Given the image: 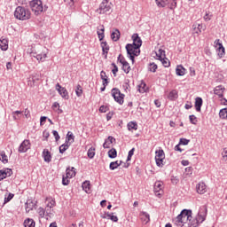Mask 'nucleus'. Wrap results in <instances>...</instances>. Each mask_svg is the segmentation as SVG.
Segmentation results:
<instances>
[{
	"label": "nucleus",
	"mask_w": 227,
	"mask_h": 227,
	"mask_svg": "<svg viewBox=\"0 0 227 227\" xmlns=\"http://www.w3.org/2000/svg\"><path fill=\"white\" fill-rule=\"evenodd\" d=\"M208 210L207 208V206H201L200 207L199 213L197 215V216L195 218H190L188 220V224L190 227H198L200 226V224H201V223H203L205 221V219H207V214Z\"/></svg>",
	"instance_id": "nucleus-1"
},
{
	"label": "nucleus",
	"mask_w": 227,
	"mask_h": 227,
	"mask_svg": "<svg viewBox=\"0 0 227 227\" xmlns=\"http://www.w3.org/2000/svg\"><path fill=\"white\" fill-rule=\"evenodd\" d=\"M192 219V211L190 209H183L181 213L174 219L176 226H184L189 220Z\"/></svg>",
	"instance_id": "nucleus-2"
},
{
	"label": "nucleus",
	"mask_w": 227,
	"mask_h": 227,
	"mask_svg": "<svg viewBox=\"0 0 227 227\" xmlns=\"http://www.w3.org/2000/svg\"><path fill=\"white\" fill-rule=\"evenodd\" d=\"M14 17L18 20H29L31 19V11L27 7L18 6L14 11Z\"/></svg>",
	"instance_id": "nucleus-3"
},
{
	"label": "nucleus",
	"mask_w": 227,
	"mask_h": 227,
	"mask_svg": "<svg viewBox=\"0 0 227 227\" xmlns=\"http://www.w3.org/2000/svg\"><path fill=\"white\" fill-rule=\"evenodd\" d=\"M113 12V3L109 0H103L98 9V12L102 15L104 13H111Z\"/></svg>",
	"instance_id": "nucleus-4"
},
{
	"label": "nucleus",
	"mask_w": 227,
	"mask_h": 227,
	"mask_svg": "<svg viewBox=\"0 0 227 227\" xmlns=\"http://www.w3.org/2000/svg\"><path fill=\"white\" fill-rule=\"evenodd\" d=\"M30 8L35 15H40L43 12V3H42V0H32L30 2Z\"/></svg>",
	"instance_id": "nucleus-5"
},
{
	"label": "nucleus",
	"mask_w": 227,
	"mask_h": 227,
	"mask_svg": "<svg viewBox=\"0 0 227 227\" xmlns=\"http://www.w3.org/2000/svg\"><path fill=\"white\" fill-rule=\"evenodd\" d=\"M155 3L159 8H165L168 4H170V10L176 8V0H155Z\"/></svg>",
	"instance_id": "nucleus-6"
},
{
	"label": "nucleus",
	"mask_w": 227,
	"mask_h": 227,
	"mask_svg": "<svg viewBox=\"0 0 227 227\" xmlns=\"http://www.w3.org/2000/svg\"><path fill=\"white\" fill-rule=\"evenodd\" d=\"M112 96L114 98L115 102L123 106V98H125V94H122L117 88L112 90Z\"/></svg>",
	"instance_id": "nucleus-7"
},
{
	"label": "nucleus",
	"mask_w": 227,
	"mask_h": 227,
	"mask_svg": "<svg viewBox=\"0 0 227 227\" xmlns=\"http://www.w3.org/2000/svg\"><path fill=\"white\" fill-rule=\"evenodd\" d=\"M164 159H166V155L164 154V150L156 151L155 160H156V165L159 168H162V166H164Z\"/></svg>",
	"instance_id": "nucleus-8"
},
{
	"label": "nucleus",
	"mask_w": 227,
	"mask_h": 227,
	"mask_svg": "<svg viewBox=\"0 0 227 227\" xmlns=\"http://www.w3.org/2000/svg\"><path fill=\"white\" fill-rule=\"evenodd\" d=\"M30 56H32V58H36L37 61H41L42 63L47 59V53L42 52L40 51H31Z\"/></svg>",
	"instance_id": "nucleus-9"
},
{
	"label": "nucleus",
	"mask_w": 227,
	"mask_h": 227,
	"mask_svg": "<svg viewBox=\"0 0 227 227\" xmlns=\"http://www.w3.org/2000/svg\"><path fill=\"white\" fill-rule=\"evenodd\" d=\"M56 90L59 91V95L62 97V98H65V100H68L70 98V96L68 95V90L67 89L61 87L59 83L56 84Z\"/></svg>",
	"instance_id": "nucleus-10"
},
{
	"label": "nucleus",
	"mask_w": 227,
	"mask_h": 227,
	"mask_svg": "<svg viewBox=\"0 0 227 227\" xmlns=\"http://www.w3.org/2000/svg\"><path fill=\"white\" fill-rule=\"evenodd\" d=\"M163 185H164V184L160 181H157L154 184V194L158 198H160L162 196V187H163Z\"/></svg>",
	"instance_id": "nucleus-11"
},
{
	"label": "nucleus",
	"mask_w": 227,
	"mask_h": 227,
	"mask_svg": "<svg viewBox=\"0 0 227 227\" xmlns=\"http://www.w3.org/2000/svg\"><path fill=\"white\" fill-rule=\"evenodd\" d=\"M132 40V46L135 47V49H139L143 45V41L141 40V37H139L138 34H133Z\"/></svg>",
	"instance_id": "nucleus-12"
},
{
	"label": "nucleus",
	"mask_w": 227,
	"mask_h": 227,
	"mask_svg": "<svg viewBox=\"0 0 227 227\" xmlns=\"http://www.w3.org/2000/svg\"><path fill=\"white\" fill-rule=\"evenodd\" d=\"M30 148L31 144L29 143V140H24L19 147V152L20 153H26V152H27V150H29Z\"/></svg>",
	"instance_id": "nucleus-13"
},
{
	"label": "nucleus",
	"mask_w": 227,
	"mask_h": 227,
	"mask_svg": "<svg viewBox=\"0 0 227 227\" xmlns=\"http://www.w3.org/2000/svg\"><path fill=\"white\" fill-rule=\"evenodd\" d=\"M135 49H137V48H136V46H133L130 43H128L126 45L127 54H128L129 58V59H131L132 63H134V56H132V54H134Z\"/></svg>",
	"instance_id": "nucleus-14"
},
{
	"label": "nucleus",
	"mask_w": 227,
	"mask_h": 227,
	"mask_svg": "<svg viewBox=\"0 0 227 227\" xmlns=\"http://www.w3.org/2000/svg\"><path fill=\"white\" fill-rule=\"evenodd\" d=\"M13 171L12 168H5L4 170H0V182L1 180H4V178H8V176H12Z\"/></svg>",
	"instance_id": "nucleus-15"
},
{
	"label": "nucleus",
	"mask_w": 227,
	"mask_h": 227,
	"mask_svg": "<svg viewBox=\"0 0 227 227\" xmlns=\"http://www.w3.org/2000/svg\"><path fill=\"white\" fill-rule=\"evenodd\" d=\"M215 47L217 48V52L219 58H223L224 56V47L223 46V43H219V39L215 41Z\"/></svg>",
	"instance_id": "nucleus-16"
},
{
	"label": "nucleus",
	"mask_w": 227,
	"mask_h": 227,
	"mask_svg": "<svg viewBox=\"0 0 227 227\" xmlns=\"http://www.w3.org/2000/svg\"><path fill=\"white\" fill-rule=\"evenodd\" d=\"M36 81H40V74H33L28 78V86H33L36 82Z\"/></svg>",
	"instance_id": "nucleus-17"
},
{
	"label": "nucleus",
	"mask_w": 227,
	"mask_h": 227,
	"mask_svg": "<svg viewBox=\"0 0 227 227\" xmlns=\"http://www.w3.org/2000/svg\"><path fill=\"white\" fill-rule=\"evenodd\" d=\"M215 95H217L219 98H223L224 93V87L223 85L216 86L214 90Z\"/></svg>",
	"instance_id": "nucleus-18"
},
{
	"label": "nucleus",
	"mask_w": 227,
	"mask_h": 227,
	"mask_svg": "<svg viewBox=\"0 0 227 227\" xmlns=\"http://www.w3.org/2000/svg\"><path fill=\"white\" fill-rule=\"evenodd\" d=\"M203 106V98L198 97L195 98V109L197 113H201V106Z\"/></svg>",
	"instance_id": "nucleus-19"
},
{
	"label": "nucleus",
	"mask_w": 227,
	"mask_h": 227,
	"mask_svg": "<svg viewBox=\"0 0 227 227\" xmlns=\"http://www.w3.org/2000/svg\"><path fill=\"white\" fill-rule=\"evenodd\" d=\"M197 192L199 194H205L207 192V184H205V183H199L197 185Z\"/></svg>",
	"instance_id": "nucleus-20"
},
{
	"label": "nucleus",
	"mask_w": 227,
	"mask_h": 227,
	"mask_svg": "<svg viewBox=\"0 0 227 227\" xmlns=\"http://www.w3.org/2000/svg\"><path fill=\"white\" fill-rule=\"evenodd\" d=\"M123 164L122 160H116V161H112L109 165V168L112 171H114V169H118V168H120V166H121Z\"/></svg>",
	"instance_id": "nucleus-21"
},
{
	"label": "nucleus",
	"mask_w": 227,
	"mask_h": 227,
	"mask_svg": "<svg viewBox=\"0 0 227 227\" xmlns=\"http://www.w3.org/2000/svg\"><path fill=\"white\" fill-rule=\"evenodd\" d=\"M121 33L118 28H115L114 32L111 34V39L113 42H118L120 40Z\"/></svg>",
	"instance_id": "nucleus-22"
},
{
	"label": "nucleus",
	"mask_w": 227,
	"mask_h": 227,
	"mask_svg": "<svg viewBox=\"0 0 227 227\" xmlns=\"http://www.w3.org/2000/svg\"><path fill=\"white\" fill-rule=\"evenodd\" d=\"M43 157L44 159V162H51V160H52V156L47 149L43 151Z\"/></svg>",
	"instance_id": "nucleus-23"
},
{
	"label": "nucleus",
	"mask_w": 227,
	"mask_h": 227,
	"mask_svg": "<svg viewBox=\"0 0 227 227\" xmlns=\"http://www.w3.org/2000/svg\"><path fill=\"white\" fill-rule=\"evenodd\" d=\"M140 219L142 223H145V224H147V223H150V215L146 212H141Z\"/></svg>",
	"instance_id": "nucleus-24"
},
{
	"label": "nucleus",
	"mask_w": 227,
	"mask_h": 227,
	"mask_svg": "<svg viewBox=\"0 0 227 227\" xmlns=\"http://www.w3.org/2000/svg\"><path fill=\"white\" fill-rule=\"evenodd\" d=\"M168 100H176L178 98V91L176 90H171L168 95L167 96Z\"/></svg>",
	"instance_id": "nucleus-25"
},
{
	"label": "nucleus",
	"mask_w": 227,
	"mask_h": 227,
	"mask_svg": "<svg viewBox=\"0 0 227 227\" xmlns=\"http://www.w3.org/2000/svg\"><path fill=\"white\" fill-rule=\"evenodd\" d=\"M113 141H116L114 137L112 136L108 137L107 139L105 140V143L103 144V148H111V145H113Z\"/></svg>",
	"instance_id": "nucleus-26"
},
{
	"label": "nucleus",
	"mask_w": 227,
	"mask_h": 227,
	"mask_svg": "<svg viewBox=\"0 0 227 227\" xmlns=\"http://www.w3.org/2000/svg\"><path fill=\"white\" fill-rule=\"evenodd\" d=\"M67 178H74L75 176V168H67L66 170Z\"/></svg>",
	"instance_id": "nucleus-27"
},
{
	"label": "nucleus",
	"mask_w": 227,
	"mask_h": 227,
	"mask_svg": "<svg viewBox=\"0 0 227 227\" xmlns=\"http://www.w3.org/2000/svg\"><path fill=\"white\" fill-rule=\"evenodd\" d=\"M101 49L103 51V54H105V58L107 59V54L109 52V45L107 44V42L101 43Z\"/></svg>",
	"instance_id": "nucleus-28"
},
{
	"label": "nucleus",
	"mask_w": 227,
	"mask_h": 227,
	"mask_svg": "<svg viewBox=\"0 0 227 227\" xmlns=\"http://www.w3.org/2000/svg\"><path fill=\"white\" fill-rule=\"evenodd\" d=\"M0 49L2 51H8V39L6 38L0 39Z\"/></svg>",
	"instance_id": "nucleus-29"
},
{
	"label": "nucleus",
	"mask_w": 227,
	"mask_h": 227,
	"mask_svg": "<svg viewBox=\"0 0 227 227\" xmlns=\"http://www.w3.org/2000/svg\"><path fill=\"white\" fill-rule=\"evenodd\" d=\"M74 139H75V136H74V133L72 131H68L67 137H66V143H74Z\"/></svg>",
	"instance_id": "nucleus-30"
},
{
	"label": "nucleus",
	"mask_w": 227,
	"mask_h": 227,
	"mask_svg": "<svg viewBox=\"0 0 227 227\" xmlns=\"http://www.w3.org/2000/svg\"><path fill=\"white\" fill-rule=\"evenodd\" d=\"M100 77L103 81V86H107L109 84V81L107 80V74H106L105 71H101Z\"/></svg>",
	"instance_id": "nucleus-31"
},
{
	"label": "nucleus",
	"mask_w": 227,
	"mask_h": 227,
	"mask_svg": "<svg viewBox=\"0 0 227 227\" xmlns=\"http://www.w3.org/2000/svg\"><path fill=\"white\" fill-rule=\"evenodd\" d=\"M71 143L66 142L65 144L59 146V153H65L67 148H70Z\"/></svg>",
	"instance_id": "nucleus-32"
},
{
	"label": "nucleus",
	"mask_w": 227,
	"mask_h": 227,
	"mask_svg": "<svg viewBox=\"0 0 227 227\" xmlns=\"http://www.w3.org/2000/svg\"><path fill=\"white\" fill-rule=\"evenodd\" d=\"M176 74L179 76L185 75V68H184V67L182 66H177L176 69Z\"/></svg>",
	"instance_id": "nucleus-33"
},
{
	"label": "nucleus",
	"mask_w": 227,
	"mask_h": 227,
	"mask_svg": "<svg viewBox=\"0 0 227 227\" xmlns=\"http://www.w3.org/2000/svg\"><path fill=\"white\" fill-rule=\"evenodd\" d=\"M108 157L110 159H116V157H118V152L116 151V149L112 148L111 150L108 151Z\"/></svg>",
	"instance_id": "nucleus-34"
},
{
	"label": "nucleus",
	"mask_w": 227,
	"mask_h": 227,
	"mask_svg": "<svg viewBox=\"0 0 227 227\" xmlns=\"http://www.w3.org/2000/svg\"><path fill=\"white\" fill-rule=\"evenodd\" d=\"M35 221L31 218L26 219L24 222V226L25 227H35Z\"/></svg>",
	"instance_id": "nucleus-35"
},
{
	"label": "nucleus",
	"mask_w": 227,
	"mask_h": 227,
	"mask_svg": "<svg viewBox=\"0 0 227 227\" xmlns=\"http://www.w3.org/2000/svg\"><path fill=\"white\" fill-rule=\"evenodd\" d=\"M203 27V26L200 23H195L192 26V28L194 30V33H196L198 35V33H201V28Z\"/></svg>",
	"instance_id": "nucleus-36"
},
{
	"label": "nucleus",
	"mask_w": 227,
	"mask_h": 227,
	"mask_svg": "<svg viewBox=\"0 0 227 227\" xmlns=\"http://www.w3.org/2000/svg\"><path fill=\"white\" fill-rule=\"evenodd\" d=\"M0 160L6 164L8 162V156H6V153L4 151L0 152Z\"/></svg>",
	"instance_id": "nucleus-37"
},
{
	"label": "nucleus",
	"mask_w": 227,
	"mask_h": 227,
	"mask_svg": "<svg viewBox=\"0 0 227 227\" xmlns=\"http://www.w3.org/2000/svg\"><path fill=\"white\" fill-rule=\"evenodd\" d=\"M90 181H85L82 183V187L85 192H90Z\"/></svg>",
	"instance_id": "nucleus-38"
},
{
	"label": "nucleus",
	"mask_w": 227,
	"mask_h": 227,
	"mask_svg": "<svg viewBox=\"0 0 227 227\" xmlns=\"http://www.w3.org/2000/svg\"><path fill=\"white\" fill-rule=\"evenodd\" d=\"M128 129L129 130H137V123L134 121H130L128 123Z\"/></svg>",
	"instance_id": "nucleus-39"
},
{
	"label": "nucleus",
	"mask_w": 227,
	"mask_h": 227,
	"mask_svg": "<svg viewBox=\"0 0 227 227\" xmlns=\"http://www.w3.org/2000/svg\"><path fill=\"white\" fill-rule=\"evenodd\" d=\"M20 114H22V111H14L12 112V118L15 121L17 120H20Z\"/></svg>",
	"instance_id": "nucleus-40"
},
{
	"label": "nucleus",
	"mask_w": 227,
	"mask_h": 227,
	"mask_svg": "<svg viewBox=\"0 0 227 227\" xmlns=\"http://www.w3.org/2000/svg\"><path fill=\"white\" fill-rule=\"evenodd\" d=\"M138 91L139 93H145L146 91V83H145V82H142L138 85Z\"/></svg>",
	"instance_id": "nucleus-41"
},
{
	"label": "nucleus",
	"mask_w": 227,
	"mask_h": 227,
	"mask_svg": "<svg viewBox=\"0 0 227 227\" xmlns=\"http://www.w3.org/2000/svg\"><path fill=\"white\" fill-rule=\"evenodd\" d=\"M219 116L222 118V120H226L227 118V108H223L220 110Z\"/></svg>",
	"instance_id": "nucleus-42"
},
{
	"label": "nucleus",
	"mask_w": 227,
	"mask_h": 227,
	"mask_svg": "<svg viewBox=\"0 0 227 227\" xmlns=\"http://www.w3.org/2000/svg\"><path fill=\"white\" fill-rule=\"evenodd\" d=\"M122 70L125 74H129V72H130V65H129V62L126 61L122 64Z\"/></svg>",
	"instance_id": "nucleus-43"
},
{
	"label": "nucleus",
	"mask_w": 227,
	"mask_h": 227,
	"mask_svg": "<svg viewBox=\"0 0 227 227\" xmlns=\"http://www.w3.org/2000/svg\"><path fill=\"white\" fill-rule=\"evenodd\" d=\"M104 31H105V28H104V26H101V28L99 31H98V36L100 40V42H102V40H104Z\"/></svg>",
	"instance_id": "nucleus-44"
},
{
	"label": "nucleus",
	"mask_w": 227,
	"mask_h": 227,
	"mask_svg": "<svg viewBox=\"0 0 227 227\" xmlns=\"http://www.w3.org/2000/svg\"><path fill=\"white\" fill-rule=\"evenodd\" d=\"M75 93L77 97H82V87L80 84L76 86Z\"/></svg>",
	"instance_id": "nucleus-45"
},
{
	"label": "nucleus",
	"mask_w": 227,
	"mask_h": 227,
	"mask_svg": "<svg viewBox=\"0 0 227 227\" xmlns=\"http://www.w3.org/2000/svg\"><path fill=\"white\" fill-rule=\"evenodd\" d=\"M106 217L110 218L114 223H118V216L114 215L113 213L106 214Z\"/></svg>",
	"instance_id": "nucleus-46"
},
{
	"label": "nucleus",
	"mask_w": 227,
	"mask_h": 227,
	"mask_svg": "<svg viewBox=\"0 0 227 227\" xmlns=\"http://www.w3.org/2000/svg\"><path fill=\"white\" fill-rule=\"evenodd\" d=\"M148 68H149L150 72L155 73V72H157L158 67H157V64H155V63H150Z\"/></svg>",
	"instance_id": "nucleus-47"
},
{
	"label": "nucleus",
	"mask_w": 227,
	"mask_h": 227,
	"mask_svg": "<svg viewBox=\"0 0 227 227\" xmlns=\"http://www.w3.org/2000/svg\"><path fill=\"white\" fill-rule=\"evenodd\" d=\"M87 155H88L89 159H93V157H95V149L90 148L88 150Z\"/></svg>",
	"instance_id": "nucleus-48"
},
{
	"label": "nucleus",
	"mask_w": 227,
	"mask_h": 227,
	"mask_svg": "<svg viewBox=\"0 0 227 227\" xmlns=\"http://www.w3.org/2000/svg\"><path fill=\"white\" fill-rule=\"evenodd\" d=\"M190 121L192 123V125H196L198 123V118H196L195 115H190Z\"/></svg>",
	"instance_id": "nucleus-49"
},
{
	"label": "nucleus",
	"mask_w": 227,
	"mask_h": 227,
	"mask_svg": "<svg viewBox=\"0 0 227 227\" xmlns=\"http://www.w3.org/2000/svg\"><path fill=\"white\" fill-rule=\"evenodd\" d=\"M15 195L13 193H9L8 197L4 198V203H8L9 201H12V200H13V197Z\"/></svg>",
	"instance_id": "nucleus-50"
},
{
	"label": "nucleus",
	"mask_w": 227,
	"mask_h": 227,
	"mask_svg": "<svg viewBox=\"0 0 227 227\" xmlns=\"http://www.w3.org/2000/svg\"><path fill=\"white\" fill-rule=\"evenodd\" d=\"M161 63H162L163 67H165L166 68H168V67H169V65H170L169 59H163Z\"/></svg>",
	"instance_id": "nucleus-51"
},
{
	"label": "nucleus",
	"mask_w": 227,
	"mask_h": 227,
	"mask_svg": "<svg viewBox=\"0 0 227 227\" xmlns=\"http://www.w3.org/2000/svg\"><path fill=\"white\" fill-rule=\"evenodd\" d=\"M118 61L120 62L121 65H123V63L127 62V60H125V57H123V55L121 54L119 55Z\"/></svg>",
	"instance_id": "nucleus-52"
},
{
	"label": "nucleus",
	"mask_w": 227,
	"mask_h": 227,
	"mask_svg": "<svg viewBox=\"0 0 227 227\" xmlns=\"http://www.w3.org/2000/svg\"><path fill=\"white\" fill-rule=\"evenodd\" d=\"M190 140L186 138H181L179 141V145H189Z\"/></svg>",
	"instance_id": "nucleus-53"
},
{
	"label": "nucleus",
	"mask_w": 227,
	"mask_h": 227,
	"mask_svg": "<svg viewBox=\"0 0 227 227\" xmlns=\"http://www.w3.org/2000/svg\"><path fill=\"white\" fill-rule=\"evenodd\" d=\"M38 214H39L40 217H44V215H45V209H43V207H39L38 208Z\"/></svg>",
	"instance_id": "nucleus-54"
},
{
	"label": "nucleus",
	"mask_w": 227,
	"mask_h": 227,
	"mask_svg": "<svg viewBox=\"0 0 227 227\" xmlns=\"http://www.w3.org/2000/svg\"><path fill=\"white\" fill-rule=\"evenodd\" d=\"M164 54H166V51H164L163 50H159L158 52L156 53V56H158V58L162 59V56H164Z\"/></svg>",
	"instance_id": "nucleus-55"
},
{
	"label": "nucleus",
	"mask_w": 227,
	"mask_h": 227,
	"mask_svg": "<svg viewBox=\"0 0 227 227\" xmlns=\"http://www.w3.org/2000/svg\"><path fill=\"white\" fill-rule=\"evenodd\" d=\"M112 67H114V70H112V73L114 76H116V73L118 72V66H116V64L114 63H112Z\"/></svg>",
	"instance_id": "nucleus-56"
},
{
	"label": "nucleus",
	"mask_w": 227,
	"mask_h": 227,
	"mask_svg": "<svg viewBox=\"0 0 227 227\" xmlns=\"http://www.w3.org/2000/svg\"><path fill=\"white\" fill-rule=\"evenodd\" d=\"M68 178H70V177H67V176H66V177L63 176V178H62V184H63L64 185H68V184H70V181H68Z\"/></svg>",
	"instance_id": "nucleus-57"
},
{
	"label": "nucleus",
	"mask_w": 227,
	"mask_h": 227,
	"mask_svg": "<svg viewBox=\"0 0 227 227\" xmlns=\"http://www.w3.org/2000/svg\"><path fill=\"white\" fill-rule=\"evenodd\" d=\"M211 19H212V15H210L208 12H206L204 16V20H206V22H208V20H210Z\"/></svg>",
	"instance_id": "nucleus-58"
},
{
	"label": "nucleus",
	"mask_w": 227,
	"mask_h": 227,
	"mask_svg": "<svg viewBox=\"0 0 227 227\" xmlns=\"http://www.w3.org/2000/svg\"><path fill=\"white\" fill-rule=\"evenodd\" d=\"M52 134H53V136H54L56 141H58L59 139H60L59 134L58 133L57 130H53V131H52Z\"/></svg>",
	"instance_id": "nucleus-59"
},
{
	"label": "nucleus",
	"mask_w": 227,
	"mask_h": 227,
	"mask_svg": "<svg viewBox=\"0 0 227 227\" xmlns=\"http://www.w3.org/2000/svg\"><path fill=\"white\" fill-rule=\"evenodd\" d=\"M49 136H51V134H49V131L44 130L43 132V137H44L45 141H47V139H49Z\"/></svg>",
	"instance_id": "nucleus-60"
},
{
	"label": "nucleus",
	"mask_w": 227,
	"mask_h": 227,
	"mask_svg": "<svg viewBox=\"0 0 227 227\" xmlns=\"http://www.w3.org/2000/svg\"><path fill=\"white\" fill-rule=\"evenodd\" d=\"M54 205H56V202L54 200H51L48 204L46 208H52V207H54Z\"/></svg>",
	"instance_id": "nucleus-61"
},
{
	"label": "nucleus",
	"mask_w": 227,
	"mask_h": 227,
	"mask_svg": "<svg viewBox=\"0 0 227 227\" xmlns=\"http://www.w3.org/2000/svg\"><path fill=\"white\" fill-rule=\"evenodd\" d=\"M223 158L224 160H227V148H224L223 153H222Z\"/></svg>",
	"instance_id": "nucleus-62"
},
{
	"label": "nucleus",
	"mask_w": 227,
	"mask_h": 227,
	"mask_svg": "<svg viewBox=\"0 0 227 227\" xmlns=\"http://www.w3.org/2000/svg\"><path fill=\"white\" fill-rule=\"evenodd\" d=\"M47 121V117L46 116H42L40 118V125H43V123Z\"/></svg>",
	"instance_id": "nucleus-63"
},
{
	"label": "nucleus",
	"mask_w": 227,
	"mask_h": 227,
	"mask_svg": "<svg viewBox=\"0 0 227 227\" xmlns=\"http://www.w3.org/2000/svg\"><path fill=\"white\" fill-rule=\"evenodd\" d=\"M75 3H77V0H69L68 4L70 8H74V4H75Z\"/></svg>",
	"instance_id": "nucleus-64"
}]
</instances>
